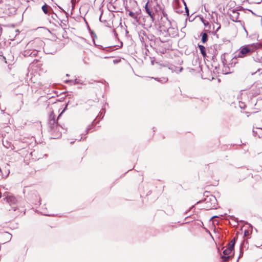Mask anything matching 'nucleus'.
I'll return each instance as SVG.
<instances>
[{"mask_svg":"<svg viewBox=\"0 0 262 262\" xmlns=\"http://www.w3.org/2000/svg\"><path fill=\"white\" fill-rule=\"evenodd\" d=\"M214 13L216 15H217V13H216L215 12H214Z\"/></svg>","mask_w":262,"mask_h":262,"instance_id":"0e129e2a","label":"nucleus"},{"mask_svg":"<svg viewBox=\"0 0 262 262\" xmlns=\"http://www.w3.org/2000/svg\"><path fill=\"white\" fill-rule=\"evenodd\" d=\"M244 244H245V241H243L240 246L239 255L237 258V262H238L239 259L243 256V254H244L243 246H244Z\"/></svg>","mask_w":262,"mask_h":262,"instance_id":"393cba45","label":"nucleus"},{"mask_svg":"<svg viewBox=\"0 0 262 262\" xmlns=\"http://www.w3.org/2000/svg\"><path fill=\"white\" fill-rule=\"evenodd\" d=\"M41 9L45 14H48L49 16L53 11L52 8L46 3L42 6Z\"/></svg>","mask_w":262,"mask_h":262,"instance_id":"ddd939ff","label":"nucleus"},{"mask_svg":"<svg viewBox=\"0 0 262 262\" xmlns=\"http://www.w3.org/2000/svg\"><path fill=\"white\" fill-rule=\"evenodd\" d=\"M239 13H236V14L231 15L229 14L230 18L234 22H238L239 20H238L239 17Z\"/></svg>","mask_w":262,"mask_h":262,"instance_id":"b1692460","label":"nucleus"},{"mask_svg":"<svg viewBox=\"0 0 262 262\" xmlns=\"http://www.w3.org/2000/svg\"><path fill=\"white\" fill-rule=\"evenodd\" d=\"M168 69L170 70L172 72H176L177 73H179L181 72L183 69V68L182 67H178L173 64H170L168 67Z\"/></svg>","mask_w":262,"mask_h":262,"instance_id":"2eb2a0df","label":"nucleus"},{"mask_svg":"<svg viewBox=\"0 0 262 262\" xmlns=\"http://www.w3.org/2000/svg\"><path fill=\"white\" fill-rule=\"evenodd\" d=\"M244 10V8L241 6H238L236 7V10H237L238 11H243Z\"/></svg>","mask_w":262,"mask_h":262,"instance_id":"72a5a7b5","label":"nucleus"},{"mask_svg":"<svg viewBox=\"0 0 262 262\" xmlns=\"http://www.w3.org/2000/svg\"><path fill=\"white\" fill-rule=\"evenodd\" d=\"M146 4H149V6L152 8L156 13L162 10V7L158 3L157 0H147Z\"/></svg>","mask_w":262,"mask_h":262,"instance_id":"423d86ee","label":"nucleus"},{"mask_svg":"<svg viewBox=\"0 0 262 262\" xmlns=\"http://www.w3.org/2000/svg\"><path fill=\"white\" fill-rule=\"evenodd\" d=\"M2 197V193L0 192V198Z\"/></svg>","mask_w":262,"mask_h":262,"instance_id":"bf43d9fd","label":"nucleus"},{"mask_svg":"<svg viewBox=\"0 0 262 262\" xmlns=\"http://www.w3.org/2000/svg\"><path fill=\"white\" fill-rule=\"evenodd\" d=\"M68 103H66L65 107L58 115L57 118L55 119V115L53 111H52L49 116L48 125L49 127V131L51 135L53 136V139H57L61 137V129H63V127L59 124L58 119L61 116L62 113L67 109Z\"/></svg>","mask_w":262,"mask_h":262,"instance_id":"f257e3e1","label":"nucleus"},{"mask_svg":"<svg viewBox=\"0 0 262 262\" xmlns=\"http://www.w3.org/2000/svg\"><path fill=\"white\" fill-rule=\"evenodd\" d=\"M237 240V236H235L229 243H228V245H229L230 246V248H231V249L232 248H234V245Z\"/></svg>","mask_w":262,"mask_h":262,"instance_id":"a878e982","label":"nucleus"},{"mask_svg":"<svg viewBox=\"0 0 262 262\" xmlns=\"http://www.w3.org/2000/svg\"><path fill=\"white\" fill-rule=\"evenodd\" d=\"M43 42L39 39H36L35 40L30 41L28 43V46L29 47H34L36 45H39L40 46H42L43 44Z\"/></svg>","mask_w":262,"mask_h":262,"instance_id":"4468645a","label":"nucleus"},{"mask_svg":"<svg viewBox=\"0 0 262 262\" xmlns=\"http://www.w3.org/2000/svg\"><path fill=\"white\" fill-rule=\"evenodd\" d=\"M161 11H162V13L163 16L164 17H166V19H168L167 14V13H166L165 12H164V11H163V9H162V10Z\"/></svg>","mask_w":262,"mask_h":262,"instance_id":"473e14b6","label":"nucleus"},{"mask_svg":"<svg viewBox=\"0 0 262 262\" xmlns=\"http://www.w3.org/2000/svg\"><path fill=\"white\" fill-rule=\"evenodd\" d=\"M94 45L96 47L103 50H106L107 52H111L113 51V50H112L111 49L112 48H114L116 47V46H111V47H103L101 45H97L96 43H94Z\"/></svg>","mask_w":262,"mask_h":262,"instance_id":"f3484780","label":"nucleus"},{"mask_svg":"<svg viewBox=\"0 0 262 262\" xmlns=\"http://www.w3.org/2000/svg\"><path fill=\"white\" fill-rule=\"evenodd\" d=\"M43 49L46 54H54L57 52L56 45L53 42L45 43Z\"/></svg>","mask_w":262,"mask_h":262,"instance_id":"7ed1b4c3","label":"nucleus"},{"mask_svg":"<svg viewBox=\"0 0 262 262\" xmlns=\"http://www.w3.org/2000/svg\"><path fill=\"white\" fill-rule=\"evenodd\" d=\"M88 29L89 30V31H90V32H91V29H90V28L88 26Z\"/></svg>","mask_w":262,"mask_h":262,"instance_id":"603ef678","label":"nucleus"},{"mask_svg":"<svg viewBox=\"0 0 262 262\" xmlns=\"http://www.w3.org/2000/svg\"><path fill=\"white\" fill-rule=\"evenodd\" d=\"M155 79L163 83L168 81V78L167 77L155 78Z\"/></svg>","mask_w":262,"mask_h":262,"instance_id":"bb28decb","label":"nucleus"},{"mask_svg":"<svg viewBox=\"0 0 262 262\" xmlns=\"http://www.w3.org/2000/svg\"><path fill=\"white\" fill-rule=\"evenodd\" d=\"M99 113H100V114H101V115H102L103 114V116H102V118H103V116H104V114H105V109H103V108H102V109L100 111V112Z\"/></svg>","mask_w":262,"mask_h":262,"instance_id":"c9c22d12","label":"nucleus"},{"mask_svg":"<svg viewBox=\"0 0 262 262\" xmlns=\"http://www.w3.org/2000/svg\"><path fill=\"white\" fill-rule=\"evenodd\" d=\"M185 12L186 13V15L187 16H188L189 15V9L188 8V7H187L186 5H185Z\"/></svg>","mask_w":262,"mask_h":262,"instance_id":"f704fd0d","label":"nucleus"},{"mask_svg":"<svg viewBox=\"0 0 262 262\" xmlns=\"http://www.w3.org/2000/svg\"><path fill=\"white\" fill-rule=\"evenodd\" d=\"M2 34V28L1 27L0 28V36H1Z\"/></svg>","mask_w":262,"mask_h":262,"instance_id":"49530a36","label":"nucleus"},{"mask_svg":"<svg viewBox=\"0 0 262 262\" xmlns=\"http://www.w3.org/2000/svg\"><path fill=\"white\" fill-rule=\"evenodd\" d=\"M3 0H0V4H2L3 3Z\"/></svg>","mask_w":262,"mask_h":262,"instance_id":"5fc2aeb1","label":"nucleus"},{"mask_svg":"<svg viewBox=\"0 0 262 262\" xmlns=\"http://www.w3.org/2000/svg\"><path fill=\"white\" fill-rule=\"evenodd\" d=\"M213 217H217V216H214Z\"/></svg>","mask_w":262,"mask_h":262,"instance_id":"680f3d73","label":"nucleus"},{"mask_svg":"<svg viewBox=\"0 0 262 262\" xmlns=\"http://www.w3.org/2000/svg\"><path fill=\"white\" fill-rule=\"evenodd\" d=\"M10 143L7 141H5V142H3V145L7 148H9L10 147Z\"/></svg>","mask_w":262,"mask_h":262,"instance_id":"7c9ffc66","label":"nucleus"},{"mask_svg":"<svg viewBox=\"0 0 262 262\" xmlns=\"http://www.w3.org/2000/svg\"><path fill=\"white\" fill-rule=\"evenodd\" d=\"M206 202V207L210 209L216 208L217 205V200L215 196L211 195L209 197H207L205 199Z\"/></svg>","mask_w":262,"mask_h":262,"instance_id":"6e6552de","label":"nucleus"},{"mask_svg":"<svg viewBox=\"0 0 262 262\" xmlns=\"http://www.w3.org/2000/svg\"><path fill=\"white\" fill-rule=\"evenodd\" d=\"M155 43H157L158 48H154L157 53H159L161 55L164 54L166 52L167 48L164 45H162L164 41H162L160 37L156 38L155 40Z\"/></svg>","mask_w":262,"mask_h":262,"instance_id":"20e7f679","label":"nucleus"},{"mask_svg":"<svg viewBox=\"0 0 262 262\" xmlns=\"http://www.w3.org/2000/svg\"><path fill=\"white\" fill-rule=\"evenodd\" d=\"M90 34H91V37L92 38L93 43L94 44L95 43V39H96L97 38V35L95 33V32L92 30H91Z\"/></svg>","mask_w":262,"mask_h":262,"instance_id":"c756f323","label":"nucleus"},{"mask_svg":"<svg viewBox=\"0 0 262 262\" xmlns=\"http://www.w3.org/2000/svg\"><path fill=\"white\" fill-rule=\"evenodd\" d=\"M19 211H17V212H16V213H15V214H14V216L15 217H16V216H17V215H19Z\"/></svg>","mask_w":262,"mask_h":262,"instance_id":"37998d69","label":"nucleus"},{"mask_svg":"<svg viewBox=\"0 0 262 262\" xmlns=\"http://www.w3.org/2000/svg\"><path fill=\"white\" fill-rule=\"evenodd\" d=\"M110 57H108V56H105V57H104V58H105V59H106V58H110Z\"/></svg>","mask_w":262,"mask_h":262,"instance_id":"864d4df0","label":"nucleus"},{"mask_svg":"<svg viewBox=\"0 0 262 262\" xmlns=\"http://www.w3.org/2000/svg\"><path fill=\"white\" fill-rule=\"evenodd\" d=\"M38 49H27L23 53V55L25 57H35L37 56L38 52Z\"/></svg>","mask_w":262,"mask_h":262,"instance_id":"9d476101","label":"nucleus"},{"mask_svg":"<svg viewBox=\"0 0 262 262\" xmlns=\"http://www.w3.org/2000/svg\"><path fill=\"white\" fill-rule=\"evenodd\" d=\"M149 4H145V6H144V9H145V12L150 17L151 22L154 23L156 19L155 15L156 13L152 9V8L150 7L149 6Z\"/></svg>","mask_w":262,"mask_h":262,"instance_id":"1a4fd4ad","label":"nucleus"},{"mask_svg":"<svg viewBox=\"0 0 262 262\" xmlns=\"http://www.w3.org/2000/svg\"><path fill=\"white\" fill-rule=\"evenodd\" d=\"M128 15L129 16L132 17L134 19V23H138L139 21V18L138 17V15L135 14L132 11H129Z\"/></svg>","mask_w":262,"mask_h":262,"instance_id":"4be33fe9","label":"nucleus"},{"mask_svg":"<svg viewBox=\"0 0 262 262\" xmlns=\"http://www.w3.org/2000/svg\"><path fill=\"white\" fill-rule=\"evenodd\" d=\"M242 105H240V107L242 108V109H245L246 108V105L244 104V103H242Z\"/></svg>","mask_w":262,"mask_h":262,"instance_id":"ea45409f","label":"nucleus"},{"mask_svg":"<svg viewBox=\"0 0 262 262\" xmlns=\"http://www.w3.org/2000/svg\"><path fill=\"white\" fill-rule=\"evenodd\" d=\"M114 32L115 33V35L116 36V37H117L118 36L117 32L115 31V30H114Z\"/></svg>","mask_w":262,"mask_h":262,"instance_id":"de8ad7c7","label":"nucleus"},{"mask_svg":"<svg viewBox=\"0 0 262 262\" xmlns=\"http://www.w3.org/2000/svg\"><path fill=\"white\" fill-rule=\"evenodd\" d=\"M241 222H244V221L243 220L240 221Z\"/></svg>","mask_w":262,"mask_h":262,"instance_id":"e2e57ef3","label":"nucleus"},{"mask_svg":"<svg viewBox=\"0 0 262 262\" xmlns=\"http://www.w3.org/2000/svg\"><path fill=\"white\" fill-rule=\"evenodd\" d=\"M262 71V69H260V68H259V69H257V70L256 71V72L252 73V75H254V74H255L256 72H260V71Z\"/></svg>","mask_w":262,"mask_h":262,"instance_id":"79ce46f5","label":"nucleus"},{"mask_svg":"<svg viewBox=\"0 0 262 262\" xmlns=\"http://www.w3.org/2000/svg\"><path fill=\"white\" fill-rule=\"evenodd\" d=\"M183 63V61H181V63H180V64H181V63Z\"/></svg>","mask_w":262,"mask_h":262,"instance_id":"69168bd1","label":"nucleus"},{"mask_svg":"<svg viewBox=\"0 0 262 262\" xmlns=\"http://www.w3.org/2000/svg\"><path fill=\"white\" fill-rule=\"evenodd\" d=\"M38 61H39V60H37V59H34V60H33V61L32 62V64H35V63H37V62H38Z\"/></svg>","mask_w":262,"mask_h":262,"instance_id":"a19ab883","label":"nucleus"},{"mask_svg":"<svg viewBox=\"0 0 262 262\" xmlns=\"http://www.w3.org/2000/svg\"><path fill=\"white\" fill-rule=\"evenodd\" d=\"M2 236L5 238V243L9 242L12 238V235L8 232H4L2 233Z\"/></svg>","mask_w":262,"mask_h":262,"instance_id":"aec40b11","label":"nucleus"},{"mask_svg":"<svg viewBox=\"0 0 262 262\" xmlns=\"http://www.w3.org/2000/svg\"><path fill=\"white\" fill-rule=\"evenodd\" d=\"M232 251L234 253V248L231 249L230 246L227 244V248L223 251V255L221 256L223 262H227L232 258V256L229 255Z\"/></svg>","mask_w":262,"mask_h":262,"instance_id":"f03ea898","label":"nucleus"},{"mask_svg":"<svg viewBox=\"0 0 262 262\" xmlns=\"http://www.w3.org/2000/svg\"><path fill=\"white\" fill-rule=\"evenodd\" d=\"M183 4H184V6H185V5H186V4L184 0H183Z\"/></svg>","mask_w":262,"mask_h":262,"instance_id":"3c124183","label":"nucleus"},{"mask_svg":"<svg viewBox=\"0 0 262 262\" xmlns=\"http://www.w3.org/2000/svg\"><path fill=\"white\" fill-rule=\"evenodd\" d=\"M200 36L202 37L201 41L203 43H205L208 40V35L206 32H202L200 34Z\"/></svg>","mask_w":262,"mask_h":262,"instance_id":"412c9836","label":"nucleus"},{"mask_svg":"<svg viewBox=\"0 0 262 262\" xmlns=\"http://www.w3.org/2000/svg\"><path fill=\"white\" fill-rule=\"evenodd\" d=\"M259 129H260L261 130H262V128H259Z\"/></svg>","mask_w":262,"mask_h":262,"instance_id":"774afa93","label":"nucleus"},{"mask_svg":"<svg viewBox=\"0 0 262 262\" xmlns=\"http://www.w3.org/2000/svg\"><path fill=\"white\" fill-rule=\"evenodd\" d=\"M66 76H67V77H68V76H69V74H67L66 75Z\"/></svg>","mask_w":262,"mask_h":262,"instance_id":"13d9d810","label":"nucleus"},{"mask_svg":"<svg viewBox=\"0 0 262 262\" xmlns=\"http://www.w3.org/2000/svg\"><path fill=\"white\" fill-rule=\"evenodd\" d=\"M73 143H74V142H71V144H73Z\"/></svg>","mask_w":262,"mask_h":262,"instance_id":"338daca9","label":"nucleus"},{"mask_svg":"<svg viewBox=\"0 0 262 262\" xmlns=\"http://www.w3.org/2000/svg\"><path fill=\"white\" fill-rule=\"evenodd\" d=\"M143 35L145 36H147L146 33L145 31H143L142 33Z\"/></svg>","mask_w":262,"mask_h":262,"instance_id":"a18cd8bd","label":"nucleus"},{"mask_svg":"<svg viewBox=\"0 0 262 262\" xmlns=\"http://www.w3.org/2000/svg\"><path fill=\"white\" fill-rule=\"evenodd\" d=\"M50 15L53 23L59 24L60 17L53 11L50 13Z\"/></svg>","mask_w":262,"mask_h":262,"instance_id":"dca6fc26","label":"nucleus"},{"mask_svg":"<svg viewBox=\"0 0 262 262\" xmlns=\"http://www.w3.org/2000/svg\"><path fill=\"white\" fill-rule=\"evenodd\" d=\"M217 51L215 50L214 51V54L212 56V60L214 61L215 59H216V55L217 54L216 53Z\"/></svg>","mask_w":262,"mask_h":262,"instance_id":"e433bc0d","label":"nucleus"},{"mask_svg":"<svg viewBox=\"0 0 262 262\" xmlns=\"http://www.w3.org/2000/svg\"><path fill=\"white\" fill-rule=\"evenodd\" d=\"M252 50L248 46H242L239 49L237 57L243 58L252 53Z\"/></svg>","mask_w":262,"mask_h":262,"instance_id":"0eeeda50","label":"nucleus"},{"mask_svg":"<svg viewBox=\"0 0 262 262\" xmlns=\"http://www.w3.org/2000/svg\"><path fill=\"white\" fill-rule=\"evenodd\" d=\"M259 102H261V103H262V100H260L259 101Z\"/></svg>","mask_w":262,"mask_h":262,"instance_id":"4d7b16f0","label":"nucleus"},{"mask_svg":"<svg viewBox=\"0 0 262 262\" xmlns=\"http://www.w3.org/2000/svg\"><path fill=\"white\" fill-rule=\"evenodd\" d=\"M253 133L254 135L256 136V132L255 130H253Z\"/></svg>","mask_w":262,"mask_h":262,"instance_id":"09e8293b","label":"nucleus"},{"mask_svg":"<svg viewBox=\"0 0 262 262\" xmlns=\"http://www.w3.org/2000/svg\"><path fill=\"white\" fill-rule=\"evenodd\" d=\"M232 12L233 14H236V13H238V11L236 10V9H234L232 10Z\"/></svg>","mask_w":262,"mask_h":262,"instance_id":"4c0bfd02","label":"nucleus"},{"mask_svg":"<svg viewBox=\"0 0 262 262\" xmlns=\"http://www.w3.org/2000/svg\"><path fill=\"white\" fill-rule=\"evenodd\" d=\"M98 122H96V119L94 120L92 122L91 124L89 125L87 127L85 130L86 134H88L92 129V128L96 125V124Z\"/></svg>","mask_w":262,"mask_h":262,"instance_id":"5701e85b","label":"nucleus"},{"mask_svg":"<svg viewBox=\"0 0 262 262\" xmlns=\"http://www.w3.org/2000/svg\"><path fill=\"white\" fill-rule=\"evenodd\" d=\"M220 28H221V25H220L219 27L217 28L216 32Z\"/></svg>","mask_w":262,"mask_h":262,"instance_id":"8fccbe9b","label":"nucleus"},{"mask_svg":"<svg viewBox=\"0 0 262 262\" xmlns=\"http://www.w3.org/2000/svg\"><path fill=\"white\" fill-rule=\"evenodd\" d=\"M4 200H6V202L9 204L10 206H12L11 207V209H9V211H13L14 212H16L17 211V208L15 205L16 203L17 200L16 198L12 195H7L4 198Z\"/></svg>","mask_w":262,"mask_h":262,"instance_id":"39448f33","label":"nucleus"},{"mask_svg":"<svg viewBox=\"0 0 262 262\" xmlns=\"http://www.w3.org/2000/svg\"><path fill=\"white\" fill-rule=\"evenodd\" d=\"M58 7L61 10V11L63 12V13H64V14H66V16H65L64 18L61 19L60 18L59 24H60V25L61 27L66 26H67V23H68V15H69V14H68V13H67L66 11H65L60 7L58 6Z\"/></svg>","mask_w":262,"mask_h":262,"instance_id":"9b49d317","label":"nucleus"},{"mask_svg":"<svg viewBox=\"0 0 262 262\" xmlns=\"http://www.w3.org/2000/svg\"><path fill=\"white\" fill-rule=\"evenodd\" d=\"M0 110H1V111L2 113H3V114L5 113V112H5V110L2 109V108L1 107H0Z\"/></svg>","mask_w":262,"mask_h":262,"instance_id":"c03bdc74","label":"nucleus"},{"mask_svg":"<svg viewBox=\"0 0 262 262\" xmlns=\"http://www.w3.org/2000/svg\"><path fill=\"white\" fill-rule=\"evenodd\" d=\"M230 219H231L233 221H234L235 222H236L237 223H238V219L237 217H235V216H233V215H231L230 216Z\"/></svg>","mask_w":262,"mask_h":262,"instance_id":"2f4dec72","label":"nucleus"},{"mask_svg":"<svg viewBox=\"0 0 262 262\" xmlns=\"http://www.w3.org/2000/svg\"><path fill=\"white\" fill-rule=\"evenodd\" d=\"M201 20L205 27H208L209 29H210L211 25L208 21L205 20L203 17L201 18Z\"/></svg>","mask_w":262,"mask_h":262,"instance_id":"cd10ccee","label":"nucleus"},{"mask_svg":"<svg viewBox=\"0 0 262 262\" xmlns=\"http://www.w3.org/2000/svg\"><path fill=\"white\" fill-rule=\"evenodd\" d=\"M198 47L200 50L201 54L203 56V57L205 58L207 56L206 52V48L205 47L202 45L198 44Z\"/></svg>","mask_w":262,"mask_h":262,"instance_id":"6ab92c4d","label":"nucleus"},{"mask_svg":"<svg viewBox=\"0 0 262 262\" xmlns=\"http://www.w3.org/2000/svg\"><path fill=\"white\" fill-rule=\"evenodd\" d=\"M249 234V231L247 230L244 231V236H247Z\"/></svg>","mask_w":262,"mask_h":262,"instance_id":"58836bf2","label":"nucleus"},{"mask_svg":"<svg viewBox=\"0 0 262 262\" xmlns=\"http://www.w3.org/2000/svg\"><path fill=\"white\" fill-rule=\"evenodd\" d=\"M173 9L174 10V11L178 13V14H181L183 12V9L182 6L180 4V3L179 1H176L173 4Z\"/></svg>","mask_w":262,"mask_h":262,"instance_id":"f8f14e48","label":"nucleus"},{"mask_svg":"<svg viewBox=\"0 0 262 262\" xmlns=\"http://www.w3.org/2000/svg\"><path fill=\"white\" fill-rule=\"evenodd\" d=\"M187 212H188V211H186L185 212V214H187Z\"/></svg>","mask_w":262,"mask_h":262,"instance_id":"052dcab7","label":"nucleus"},{"mask_svg":"<svg viewBox=\"0 0 262 262\" xmlns=\"http://www.w3.org/2000/svg\"><path fill=\"white\" fill-rule=\"evenodd\" d=\"M253 60L256 62L260 63L262 66V56H259L258 55L256 57H253Z\"/></svg>","mask_w":262,"mask_h":262,"instance_id":"c85d7f7f","label":"nucleus"},{"mask_svg":"<svg viewBox=\"0 0 262 262\" xmlns=\"http://www.w3.org/2000/svg\"><path fill=\"white\" fill-rule=\"evenodd\" d=\"M205 11H206V12H208V11L207 10V9H206V8L205 7Z\"/></svg>","mask_w":262,"mask_h":262,"instance_id":"6e6d98bb","label":"nucleus"},{"mask_svg":"<svg viewBox=\"0 0 262 262\" xmlns=\"http://www.w3.org/2000/svg\"><path fill=\"white\" fill-rule=\"evenodd\" d=\"M66 83H71L74 85L80 84H82L83 83V81L79 79H75L74 80H67L65 81Z\"/></svg>","mask_w":262,"mask_h":262,"instance_id":"a211bd4d","label":"nucleus"}]
</instances>
